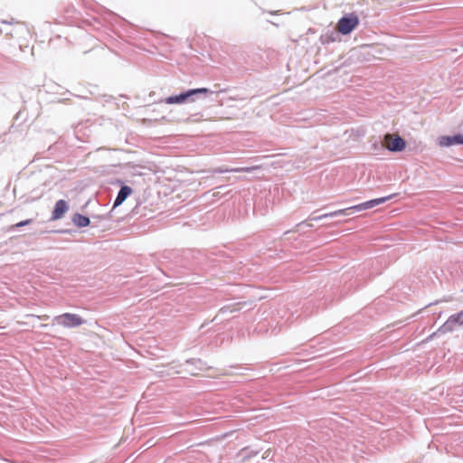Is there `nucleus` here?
Instances as JSON below:
<instances>
[{"label": "nucleus", "mask_w": 463, "mask_h": 463, "mask_svg": "<svg viewBox=\"0 0 463 463\" xmlns=\"http://www.w3.org/2000/svg\"><path fill=\"white\" fill-rule=\"evenodd\" d=\"M391 198H392V195L391 196H385V197L373 199V200H370V201H367V202H364V203H362L360 204L354 205V206H351V207H348V208H345V209H340V210H336V211H334V212H331V213H327L322 214L320 216L313 218V220L317 221V220H321V219L327 218V217H334V216H338V215H345V214H347L348 211H352V210H354V211L367 210V209L373 208L374 206H377V205H379L381 203H385L387 200H389Z\"/></svg>", "instance_id": "f257e3e1"}, {"label": "nucleus", "mask_w": 463, "mask_h": 463, "mask_svg": "<svg viewBox=\"0 0 463 463\" xmlns=\"http://www.w3.org/2000/svg\"><path fill=\"white\" fill-rule=\"evenodd\" d=\"M226 90H220L217 91H212L207 88H198V89H192L188 90L183 93H180L179 95L171 96L165 99V102L166 104H182L184 102H194L195 99L193 98L196 94H209V93H220V92H225Z\"/></svg>", "instance_id": "f03ea898"}, {"label": "nucleus", "mask_w": 463, "mask_h": 463, "mask_svg": "<svg viewBox=\"0 0 463 463\" xmlns=\"http://www.w3.org/2000/svg\"><path fill=\"white\" fill-rule=\"evenodd\" d=\"M359 17L354 13H350L342 18L336 24V31L341 34H349L359 25Z\"/></svg>", "instance_id": "7ed1b4c3"}, {"label": "nucleus", "mask_w": 463, "mask_h": 463, "mask_svg": "<svg viewBox=\"0 0 463 463\" xmlns=\"http://www.w3.org/2000/svg\"><path fill=\"white\" fill-rule=\"evenodd\" d=\"M383 146L391 152H401L406 147V142L398 134H385L383 140Z\"/></svg>", "instance_id": "20e7f679"}, {"label": "nucleus", "mask_w": 463, "mask_h": 463, "mask_svg": "<svg viewBox=\"0 0 463 463\" xmlns=\"http://www.w3.org/2000/svg\"><path fill=\"white\" fill-rule=\"evenodd\" d=\"M54 320L57 324L64 327H75L83 324V319L75 314L64 313L55 317Z\"/></svg>", "instance_id": "39448f33"}, {"label": "nucleus", "mask_w": 463, "mask_h": 463, "mask_svg": "<svg viewBox=\"0 0 463 463\" xmlns=\"http://www.w3.org/2000/svg\"><path fill=\"white\" fill-rule=\"evenodd\" d=\"M458 326H463V310L451 315L447 321L439 327V331L447 333L453 331Z\"/></svg>", "instance_id": "423d86ee"}, {"label": "nucleus", "mask_w": 463, "mask_h": 463, "mask_svg": "<svg viewBox=\"0 0 463 463\" xmlns=\"http://www.w3.org/2000/svg\"><path fill=\"white\" fill-rule=\"evenodd\" d=\"M438 145L441 147L463 145V136L460 134L455 136H441L438 138Z\"/></svg>", "instance_id": "0eeeda50"}, {"label": "nucleus", "mask_w": 463, "mask_h": 463, "mask_svg": "<svg viewBox=\"0 0 463 463\" xmlns=\"http://www.w3.org/2000/svg\"><path fill=\"white\" fill-rule=\"evenodd\" d=\"M69 205L66 201L59 200L54 205V209L52 213L51 221H57L61 219L64 214L68 212Z\"/></svg>", "instance_id": "6e6552de"}, {"label": "nucleus", "mask_w": 463, "mask_h": 463, "mask_svg": "<svg viewBox=\"0 0 463 463\" xmlns=\"http://www.w3.org/2000/svg\"><path fill=\"white\" fill-rule=\"evenodd\" d=\"M132 192L133 190L131 187L128 185L122 186L118 194L113 206L117 207L120 205L127 199V197L132 194Z\"/></svg>", "instance_id": "1a4fd4ad"}, {"label": "nucleus", "mask_w": 463, "mask_h": 463, "mask_svg": "<svg viewBox=\"0 0 463 463\" xmlns=\"http://www.w3.org/2000/svg\"><path fill=\"white\" fill-rule=\"evenodd\" d=\"M73 222L79 227H86L90 224V219L80 213H76L73 216Z\"/></svg>", "instance_id": "9d476101"}, {"label": "nucleus", "mask_w": 463, "mask_h": 463, "mask_svg": "<svg viewBox=\"0 0 463 463\" xmlns=\"http://www.w3.org/2000/svg\"><path fill=\"white\" fill-rule=\"evenodd\" d=\"M260 168V165H253V166H250V167H241V168H236L234 171L235 172H245V173H249V172H251V171H254V170H258Z\"/></svg>", "instance_id": "9b49d317"}, {"label": "nucleus", "mask_w": 463, "mask_h": 463, "mask_svg": "<svg viewBox=\"0 0 463 463\" xmlns=\"http://www.w3.org/2000/svg\"><path fill=\"white\" fill-rule=\"evenodd\" d=\"M32 222V220L31 219H27V220H24V221H22V222H19L17 223H15L14 225H13L11 228H19V227H24L25 225H28Z\"/></svg>", "instance_id": "f8f14e48"}, {"label": "nucleus", "mask_w": 463, "mask_h": 463, "mask_svg": "<svg viewBox=\"0 0 463 463\" xmlns=\"http://www.w3.org/2000/svg\"><path fill=\"white\" fill-rule=\"evenodd\" d=\"M234 310H235V309L231 308L230 307H222V308L220 309V312H222V313L228 312V311L232 312V311H234Z\"/></svg>", "instance_id": "ddd939ff"}, {"label": "nucleus", "mask_w": 463, "mask_h": 463, "mask_svg": "<svg viewBox=\"0 0 463 463\" xmlns=\"http://www.w3.org/2000/svg\"><path fill=\"white\" fill-rule=\"evenodd\" d=\"M271 452H272V451H271V449H267V450L263 453L262 458H269V456L271 455Z\"/></svg>", "instance_id": "4468645a"}, {"label": "nucleus", "mask_w": 463, "mask_h": 463, "mask_svg": "<svg viewBox=\"0 0 463 463\" xmlns=\"http://www.w3.org/2000/svg\"><path fill=\"white\" fill-rule=\"evenodd\" d=\"M38 318L40 319H48L49 318V316L47 315H43V316H37Z\"/></svg>", "instance_id": "2eb2a0df"}, {"label": "nucleus", "mask_w": 463, "mask_h": 463, "mask_svg": "<svg viewBox=\"0 0 463 463\" xmlns=\"http://www.w3.org/2000/svg\"><path fill=\"white\" fill-rule=\"evenodd\" d=\"M230 99H231V100H237V99H236V98H232V97H231V98H230Z\"/></svg>", "instance_id": "dca6fc26"}, {"label": "nucleus", "mask_w": 463, "mask_h": 463, "mask_svg": "<svg viewBox=\"0 0 463 463\" xmlns=\"http://www.w3.org/2000/svg\"><path fill=\"white\" fill-rule=\"evenodd\" d=\"M191 121V119H189ZM200 120L194 119L192 122H199Z\"/></svg>", "instance_id": "f3484780"}]
</instances>
